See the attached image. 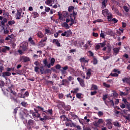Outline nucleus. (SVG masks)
<instances>
[{"label":"nucleus","instance_id":"18","mask_svg":"<svg viewBox=\"0 0 130 130\" xmlns=\"http://www.w3.org/2000/svg\"><path fill=\"white\" fill-rule=\"evenodd\" d=\"M108 2V0H104L102 3V9H105L106 8V4H107V2Z\"/></svg>","mask_w":130,"mask_h":130},{"label":"nucleus","instance_id":"62","mask_svg":"<svg viewBox=\"0 0 130 130\" xmlns=\"http://www.w3.org/2000/svg\"><path fill=\"white\" fill-rule=\"evenodd\" d=\"M95 50H98L100 49V45L97 44L95 46Z\"/></svg>","mask_w":130,"mask_h":130},{"label":"nucleus","instance_id":"3","mask_svg":"<svg viewBox=\"0 0 130 130\" xmlns=\"http://www.w3.org/2000/svg\"><path fill=\"white\" fill-rule=\"evenodd\" d=\"M91 75H92V69H88L86 71V77L85 76V74H83L82 76L83 79L89 80L91 78Z\"/></svg>","mask_w":130,"mask_h":130},{"label":"nucleus","instance_id":"32","mask_svg":"<svg viewBox=\"0 0 130 130\" xmlns=\"http://www.w3.org/2000/svg\"><path fill=\"white\" fill-rule=\"evenodd\" d=\"M54 62H55V59L54 58H52L50 60V63L52 67L54 66Z\"/></svg>","mask_w":130,"mask_h":130},{"label":"nucleus","instance_id":"63","mask_svg":"<svg viewBox=\"0 0 130 130\" xmlns=\"http://www.w3.org/2000/svg\"><path fill=\"white\" fill-rule=\"evenodd\" d=\"M59 99H62L63 98V94L59 93L58 95Z\"/></svg>","mask_w":130,"mask_h":130},{"label":"nucleus","instance_id":"58","mask_svg":"<svg viewBox=\"0 0 130 130\" xmlns=\"http://www.w3.org/2000/svg\"><path fill=\"white\" fill-rule=\"evenodd\" d=\"M66 117H67V116H66V115H63L60 116V119H63V120H66Z\"/></svg>","mask_w":130,"mask_h":130},{"label":"nucleus","instance_id":"39","mask_svg":"<svg viewBox=\"0 0 130 130\" xmlns=\"http://www.w3.org/2000/svg\"><path fill=\"white\" fill-rule=\"evenodd\" d=\"M21 104L22 106H23V107H27V106H28V104H27V103L24 101L22 102Z\"/></svg>","mask_w":130,"mask_h":130},{"label":"nucleus","instance_id":"16","mask_svg":"<svg viewBox=\"0 0 130 130\" xmlns=\"http://www.w3.org/2000/svg\"><path fill=\"white\" fill-rule=\"evenodd\" d=\"M107 102L109 105V108L111 107H114V102H113V100H111L109 101H107Z\"/></svg>","mask_w":130,"mask_h":130},{"label":"nucleus","instance_id":"47","mask_svg":"<svg viewBox=\"0 0 130 130\" xmlns=\"http://www.w3.org/2000/svg\"><path fill=\"white\" fill-rule=\"evenodd\" d=\"M38 36L40 37V38H43L44 37V35L42 33H38Z\"/></svg>","mask_w":130,"mask_h":130},{"label":"nucleus","instance_id":"26","mask_svg":"<svg viewBox=\"0 0 130 130\" xmlns=\"http://www.w3.org/2000/svg\"><path fill=\"white\" fill-rule=\"evenodd\" d=\"M32 116H35V117H40V114L38 113V111H36V112L32 114Z\"/></svg>","mask_w":130,"mask_h":130},{"label":"nucleus","instance_id":"36","mask_svg":"<svg viewBox=\"0 0 130 130\" xmlns=\"http://www.w3.org/2000/svg\"><path fill=\"white\" fill-rule=\"evenodd\" d=\"M15 23H16V22H15L14 20H11V21H9L8 24L10 26H12V25H14Z\"/></svg>","mask_w":130,"mask_h":130},{"label":"nucleus","instance_id":"42","mask_svg":"<svg viewBox=\"0 0 130 130\" xmlns=\"http://www.w3.org/2000/svg\"><path fill=\"white\" fill-rule=\"evenodd\" d=\"M46 5H49L50 4H52V0H47L45 2Z\"/></svg>","mask_w":130,"mask_h":130},{"label":"nucleus","instance_id":"12","mask_svg":"<svg viewBox=\"0 0 130 130\" xmlns=\"http://www.w3.org/2000/svg\"><path fill=\"white\" fill-rule=\"evenodd\" d=\"M11 75H12V74L10 72L6 71L2 73V77H3V78H6L7 77H10Z\"/></svg>","mask_w":130,"mask_h":130},{"label":"nucleus","instance_id":"54","mask_svg":"<svg viewBox=\"0 0 130 130\" xmlns=\"http://www.w3.org/2000/svg\"><path fill=\"white\" fill-rule=\"evenodd\" d=\"M98 116H99L100 117L101 116H102L103 115V112L102 111H99L98 113Z\"/></svg>","mask_w":130,"mask_h":130},{"label":"nucleus","instance_id":"29","mask_svg":"<svg viewBox=\"0 0 130 130\" xmlns=\"http://www.w3.org/2000/svg\"><path fill=\"white\" fill-rule=\"evenodd\" d=\"M75 10V7L73 6H70L68 8V11L69 13H72V11H74Z\"/></svg>","mask_w":130,"mask_h":130},{"label":"nucleus","instance_id":"34","mask_svg":"<svg viewBox=\"0 0 130 130\" xmlns=\"http://www.w3.org/2000/svg\"><path fill=\"white\" fill-rule=\"evenodd\" d=\"M83 94L81 93H78L76 94V97L77 98H78V99H82L83 98V96H82Z\"/></svg>","mask_w":130,"mask_h":130},{"label":"nucleus","instance_id":"61","mask_svg":"<svg viewBox=\"0 0 130 130\" xmlns=\"http://www.w3.org/2000/svg\"><path fill=\"white\" fill-rule=\"evenodd\" d=\"M61 68V67L60 66V65L59 64H57L55 67V68L56 70H60Z\"/></svg>","mask_w":130,"mask_h":130},{"label":"nucleus","instance_id":"5","mask_svg":"<svg viewBox=\"0 0 130 130\" xmlns=\"http://www.w3.org/2000/svg\"><path fill=\"white\" fill-rule=\"evenodd\" d=\"M112 10L114 12V14H115V15H117V16H119L120 17L122 16V14L119 12L118 9L116 8L114 5L112 6Z\"/></svg>","mask_w":130,"mask_h":130},{"label":"nucleus","instance_id":"56","mask_svg":"<svg viewBox=\"0 0 130 130\" xmlns=\"http://www.w3.org/2000/svg\"><path fill=\"white\" fill-rule=\"evenodd\" d=\"M74 93L78 94V92H79V88H74Z\"/></svg>","mask_w":130,"mask_h":130},{"label":"nucleus","instance_id":"21","mask_svg":"<svg viewBox=\"0 0 130 130\" xmlns=\"http://www.w3.org/2000/svg\"><path fill=\"white\" fill-rule=\"evenodd\" d=\"M20 48H21V49H22V50H23V51H26L27 50V44L24 43L23 44L22 46H20Z\"/></svg>","mask_w":130,"mask_h":130},{"label":"nucleus","instance_id":"22","mask_svg":"<svg viewBox=\"0 0 130 130\" xmlns=\"http://www.w3.org/2000/svg\"><path fill=\"white\" fill-rule=\"evenodd\" d=\"M15 36H14L13 34H12L11 35L8 36L6 38L5 40L8 41V40H10V39H13Z\"/></svg>","mask_w":130,"mask_h":130},{"label":"nucleus","instance_id":"41","mask_svg":"<svg viewBox=\"0 0 130 130\" xmlns=\"http://www.w3.org/2000/svg\"><path fill=\"white\" fill-rule=\"evenodd\" d=\"M108 22H111V19H112V14H110V15H108Z\"/></svg>","mask_w":130,"mask_h":130},{"label":"nucleus","instance_id":"4","mask_svg":"<svg viewBox=\"0 0 130 130\" xmlns=\"http://www.w3.org/2000/svg\"><path fill=\"white\" fill-rule=\"evenodd\" d=\"M34 123H35V121L32 119L28 120L27 124L25 125L27 127V129L32 130L31 128V125H34Z\"/></svg>","mask_w":130,"mask_h":130},{"label":"nucleus","instance_id":"19","mask_svg":"<svg viewBox=\"0 0 130 130\" xmlns=\"http://www.w3.org/2000/svg\"><path fill=\"white\" fill-rule=\"evenodd\" d=\"M113 124L114 126H116V127H120V126H121V124H120V123L117 121L113 122Z\"/></svg>","mask_w":130,"mask_h":130},{"label":"nucleus","instance_id":"48","mask_svg":"<svg viewBox=\"0 0 130 130\" xmlns=\"http://www.w3.org/2000/svg\"><path fill=\"white\" fill-rule=\"evenodd\" d=\"M43 63L45 66V67H46V66H47L48 62H47V59H44L43 60Z\"/></svg>","mask_w":130,"mask_h":130},{"label":"nucleus","instance_id":"1","mask_svg":"<svg viewBox=\"0 0 130 130\" xmlns=\"http://www.w3.org/2000/svg\"><path fill=\"white\" fill-rule=\"evenodd\" d=\"M74 44L75 46H77L78 44L79 45V47L82 48L83 47V49H90L91 48V46H92V44H91V41H88L85 44L84 42V41H76L74 42ZM83 45V46H82Z\"/></svg>","mask_w":130,"mask_h":130},{"label":"nucleus","instance_id":"52","mask_svg":"<svg viewBox=\"0 0 130 130\" xmlns=\"http://www.w3.org/2000/svg\"><path fill=\"white\" fill-rule=\"evenodd\" d=\"M97 94V91L96 90H94V91H91L90 92V95L91 96H94V95H96Z\"/></svg>","mask_w":130,"mask_h":130},{"label":"nucleus","instance_id":"37","mask_svg":"<svg viewBox=\"0 0 130 130\" xmlns=\"http://www.w3.org/2000/svg\"><path fill=\"white\" fill-rule=\"evenodd\" d=\"M65 83H69V81L67 79H63L62 80V83L61 84V86H64Z\"/></svg>","mask_w":130,"mask_h":130},{"label":"nucleus","instance_id":"9","mask_svg":"<svg viewBox=\"0 0 130 130\" xmlns=\"http://www.w3.org/2000/svg\"><path fill=\"white\" fill-rule=\"evenodd\" d=\"M17 13L16 14V20H20L21 19V13L23 12V9L20 8L19 10H17Z\"/></svg>","mask_w":130,"mask_h":130},{"label":"nucleus","instance_id":"55","mask_svg":"<svg viewBox=\"0 0 130 130\" xmlns=\"http://www.w3.org/2000/svg\"><path fill=\"white\" fill-rule=\"evenodd\" d=\"M70 22H71V23H70V26H73V24L74 23V19L72 18V17H71Z\"/></svg>","mask_w":130,"mask_h":130},{"label":"nucleus","instance_id":"23","mask_svg":"<svg viewBox=\"0 0 130 130\" xmlns=\"http://www.w3.org/2000/svg\"><path fill=\"white\" fill-rule=\"evenodd\" d=\"M28 41L29 42H30L31 45H33L34 46H35V45H36V44L35 43V42H34V40L32 39L31 37L29 38Z\"/></svg>","mask_w":130,"mask_h":130},{"label":"nucleus","instance_id":"13","mask_svg":"<svg viewBox=\"0 0 130 130\" xmlns=\"http://www.w3.org/2000/svg\"><path fill=\"white\" fill-rule=\"evenodd\" d=\"M61 105L62 108H64V109L67 111H70V110H71L70 106H66V104L64 103H62Z\"/></svg>","mask_w":130,"mask_h":130},{"label":"nucleus","instance_id":"10","mask_svg":"<svg viewBox=\"0 0 130 130\" xmlns=\"http://www.w3.org/2000/svg\"><path fill=\"white\" fill-rule=\"evenodd\" d=\"M101 123H103V119H99L98 121H95L93 122L94 125L95 126H99Z\"/></svg>","mask_w":130,"mask_h":130},{"label":"nucleus","instance_id":"11","mask_svg":"<svg viewBox=\"0 0 130 130\" xmlns=\"http://www.w3.org/2000/svg\"><path fill=\"white\" fill-rule=\"evenodd\" d=\"M77 81L80 83V85L83 88H85V81L82 79H81L80 77L77 78Z\"/></svg>","mask_w":130,"mask_h":130},{"label":"nucleus","instance_id":"64","mask_svg":"<svg viewBox=\"0 0 130 130\" xmlns=\"http://www.w3.org/2000/svg\"><path fill=\"white\" fill-rule=\"evenodd\" d=\"M46 15H47L46 12H42L41 13V16H42V17H45Z\"/></svg>","mask_w":130,"mask_h":130},{"label":"nucleus","instance_id":"28","mask_svg":"<svg viewBox=\"0 0 130 130\" xmlns=\"http://www.w3.org/2000/svg\"><path fill=\"white\" fill-rule=\"evenodd\" d=\"M10 99H11V100H13V101L15 103H18V102H19V101H18V100L17 99L15 98V97L13 96L11 94H10Z\"/></svg>","mask_w":130,"mask_h":130},{"label":"nucleus","instance_id":"30","mask_svg":"<svg viewBox=\"0 0 130 130\" xmlns=\"http://www.w3.org/2000/svg\"><path fill=\"white\" fill-rule=\"evenodd\" d=\"M62 36H66V37H70V36H72L71 33H62Z\"/></svg>","mask_w":130,"mask_h":130},{"label":"nucleus","instance_id":"17","mask_svg":"<svg viewBox=\"0 0 130 130\" xmlns=\"http://www.w3.org/2000/svg\"><path fill=\"white\" fill-rule=\"evenodd\" d=\"M114 53L115 54V55H117L118 54V53L119 52V50H120V48H114L113 49Z\"/></svg>","mask_w":130,"mask_h":130},{"label":"nucleus","instance_id":"33","mask_svg":"<svg viewBox=\"0 0 130 130\" xmlns=\"http://www.w3.org/2000/svg\"><path fill=\"white\" fill-rule=\"evenodd\" d=\"M32 15H33V16H34L33 18H34L35 19H36V18H37L39 16V14H38V13L35 12H32Z\"/></svg>","mask_w":130,"mask_h":130},{"label":"nucleus","instance_id":"59","mask_svg":"<svg viewBox=\"0 0 130 130\" xmlns=\"http://www.w3.org/2000/svg\"><path fill=\"white\" fill-rule=\"evenodd\" d=\"M59 113L60 114H64L66 113V111H64V110L61 109L59 111Z\"/></svg>","mask_w":130,"mask_h":130},{"label":"nucleus","instance_id":"27","mask_svg":"<svg viewBox=\"0 0 130 130\" xmlns=\"http://www.w3.org/2000/svg\"><path fill=\"white\" fill-rule=\"evenodd\" d=\"M62 27H64V28H66V29H70V26H69V24L67 22H63L62 24Z\"/></svg>","mask_w":130,"mask_h":130},{"label":"nucleus","instance_id":"40","mask_svg":"<svg viewBox=\"0 0 130 130\" xmlns=\"http://www.w3.org/2000/svg\"><path fill=\"white\" fill-rule=\"evenodd\" d=\"M123 9L126 13H127L128 11H129V8H128L127 6H124Z\"/></svg>","mask_w":130,"mask_h":130},{"label":"nucleus","instance_id":"20","mask_svg":"<svg viewBox=\"0 0 130 130\" xmlns=\"http://www.w3.org/2000/svg\"><path fill=\"white\" fill-rule=\"evenodd\" d=\"M102 14L103 15V16H104V17H106V16H107V15H109V14L108 13V9H106L103 10Z\"/></svg>","mask_w":130,"mask_h":130},{"label":"nucleus","instance_id":"2","mask_svg":"<svg viewBox=\"0 0 130 130\" xmlns=\"http://www.w3.org/2000/svg\"><path fill=\"white\" fill-rule=\"evenodd\" d=\"M8 89H9L10 93H11V94H13V95H14V96H16V98H23L24 99H25V95H23V94H22V93H19L17 94V92L13 90V85L10 84V86L8 88Z\"/></svg>","mask_w":130,"mask_h":130},{"label":"nucleus","instance_id":"51","mask_svg":"<svg viewBox=\"0 0 130 130\" xmlns=\"http://www.w3.org/2000/svg\"><path fill=\"white\" fill-rule=\"evenodd\" d=\"M92 88H93V90H98V86L96 85L93 84L92 85Z\"/></svg>","mask_w":130,"mask_h":130},{"label":"nucleus","instance_id":"50","mask_svg":"<svg viewBox=\"0 0 130 130\" xmlns=\"http://www.w3.org/2000/svg\"><path fill=\"white\" fill-rule=\"evenodd\" d=\"M110 57V56H103V59H104V60H107V59H109Z\"/></svg>","mask_w":130,"mask_h":130},{"label":"nucleus","instance_id":"43","mask_svg":"<svg viewBox=\"0 0 130 130\" xmlns=\"http://www.w3.org/2000/svg\"><path fill=\"white\" fill-rule=\"evenodd\" d=\"M44 117L45 118V120H47L48 119H51V117H50V116H47L46 115H45Z\"/></svg>","mask_w":130,"mask_h":130},{"label":"nucleus","instance_id":"14","mask_svg":"<svg viewBox=\"0 0 130 130\" xmlns=\"http://www.w3.org/2000/svg\"><path fill=\"white\" fill-rule=\"evenodd\" d=\"M107 98H108V94L103 95V100L104 101V103L107 106H108V107H109V105H108V104L107 103V101H106V99H107Z\"/></svg>","mask_w":130,"mask_h":130},{"label":"nucleus","instance_id":"7","mask_svg":"<svg viewBox=\"0 0 130 130\" xmlns=\"http://www.w3.org/2000/svg\"><path fill=\"white\" fill-rule=\"evenodd\" d=\"M81 64H83L84 66H88V62H89L88 59H87L85 57L80 58L79 59Z\"/></svg>","mask_w":130,"mask_h":130},{"label":"nucleus","instance_id":"6","mask_svg":"<svg viewBox=\"0 0 130 130\" xmlns=\"http://www.w3.org/2000/svg\"><path fill=\"white\" fill-rule=\"evenodd\" d=\"M106 122V126L109 129H111L112 128V119H107L105 120Z\"/></svg>","mask_w":130,"mask_h":130},{"label":"nucleus","instance_id":"57","mask_svg":"<svg viewBox=\"0 0 130 130\" xmlns=\"http://www.w3.org/2000/svg\"><path fill=\"white\" fill-rule=\"evenodd\" d=\"M63 16L65 18L69 17V14L68 13V12L65 11V12H63Z\"/></svg>","mask_w":130,"mask_h":130},{"label":"nucleus","instance_id":"44","mask_svg":"<svg viewBox=\"0 0 130 130\" xmlns=\"http://www.w3.org/2000/svg\"><path fill=\"white\" fill-rule=\"evenodd\" d=\"M124 117L126 119V120H128V121H130V114H128L127 116H125Z\"/></svg>","mask_w":130,"mask_h":130},{"label":"nucleus","instance_id":"35","mask_svg":"<svg viewBox=\"0 0 130 130\" xmlns=\"http://www.w3.org/2000/svg\"><path fill=\"white\" fill-rule=\"evenodd\" d=\"M113 73H117L118 74H121V72L117 69H114L112 70Z\"/></svg>","mask_w":130,"mask_h":130},{"label":"nucleus","instance_id":"53","mask_svg":"<svg viewBox=\"0 0 130 130\" xmlns=\"http://www.w3.org/2000/svg\"><path fill=\"white\" fill-rule=\"evenodd\" d=\"M37 108H38V109H40V110H41L42 111H43V112H44V108L39 106H38Z\"/></svg>","mask_w":130,"mask_h":130},{"label":"nucleus","instance_id":"8","mask_svg":"<svg viewBox=\"0 0 130 130\" xmlns=\"http://www.w3.org/2000/svg\"><path fill=\"white\" fill-rule=\"evenodd\" d=\"M20 60L23 62H28V61H30V57L28 56H20Z\"/></svg>","mask_w":130,"mask_h":130},{"label":"nucleus","instance_id":"25","mask_svg":"<svg viewBox=\"0 0 130 130\" xmlns=\"http://www.w3.org/2000/svg\"><path fill=\"white\" fill-rule=\"evenodd\" d=\"M45 113H46V114H49L50 115H52V109H48V110H46L44 111Z\"/></svg>","mask_w":130,"mask_h":130},{"label":"nucleus","instance_id":"46","mask_svg":"<svg viewBox=\"0 0 130 130\" xmlns=\"http://www.w3.org/2000/svg\"><path fill=\"white\" fill-rule=\"evenodd\" d=\"M101 47H104L106 45V41H104L103 43H100Z\"/></svg>","mask_w":130,"mask_h":130},{"label":"nucleus","instance_id":"38","mask_svg":"<svg viewBox=\"0 0 130 130\" xmlns=\"http://www.w3.org/2000/svg\"><path fill=\"white\" fill-rule=\"evenodd\" d=\"M111 77H118V74L117 73H110V75H109V76Z\"/></svg>","mask_w":130,"mask_h":130},{"label":"nucleus","instance_id":"31","mask_svg":"<svg viewBox=\"0 0 130 130\" xmlns=\"http://www.w3.org/2000/svg\"><path fill=\"white\" fill-rule=\"evenodd\" d=\"M7 22L8 20L7 19V18H4L1 22V25H2V26H5V24H6V23H7Z\"/></svg>","mask_w":130,"mask_h":130},{"label":"nucleus","instance_id":"15","mask_svg":"<svg viewBox=\"0 0 130 130\" xmlns=\"http://www.w3.org/2000/svg\"><path fill=\"white\" fill-rule=\"evenodd\" d=\"M7 50L9 51L10 50V47L5 46L2 49V52H4L5 53H7Z\"/></svg>","mask_w":130,"mask_h":130},{"label":"nucleus","instance_id":"49","mask_svg":"<svg viewBox=\"0 0 130 130\" xmlns=\"http://www.w3.org/2000/svg\"><path fill=\"white\" fill-rule=\"evenodd\" d=\"M103 86H104V87H106V88H110V85L107 84V83L105 82L103 83Z\"/></svg>","mask_w":130,"mask_h":130},{"label":"nucleus","instance_id":"45","mask_svg":"<svg viewBox=\"0 0 130 130\" xmlns=\"http://www.w3.org/2000/svg\"><path fill=\"white\" fill-rule=\"evenodd\" d=\"M111 22H113L114 24H116L118 20L116 18H113Z\"/></svg>","mask_w":130,"mask_h":130},{"label":"nucleus","instance_id":"24","mask_svg":"<svg viewBox=\"0 0 130 130\" xmlns=\"http://www.w3.org/2000/svg\"><path fill=\"white\" fill-rule=\"evenodd\" d=\"M72 17H73L74 20H76V18L77 17V12L73 11V13L70 14V18H72Z\"/></svg>","mask_w":130,"mask_h":130},{"label":"nucleus","instance_id":"60","mask_svg":"<svg viewBox=\"0 0 130 130\" xmlns=\"http://www.w3.org/2000/svg\"><path fill=\"white\" fill-rule=\"evenodd\" d=\"M68 80L69 81V82H71V81L74 80V78L72 77V76H70L68 77Z\"/></svg>","mask_w":130,"mask_h":130}]
</instances>
